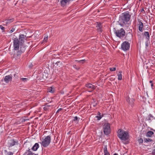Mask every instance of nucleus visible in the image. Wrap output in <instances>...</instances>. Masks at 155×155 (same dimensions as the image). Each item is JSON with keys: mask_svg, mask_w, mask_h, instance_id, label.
<instances>
[{"mask_svg": "<svg viewBox=\"0 0 155 155\" xmlns=\"http://www.w3.org/2000/svg\"><path fill=\"white\" fill-rule=\"evenodd\" d=\"M131 15L128 12H125L122 14L120 16L119 21L123 25H126L130 21Z\"/></svg>", "mask_w": 155, "mask_h": 155, "instance_id": "1", "label": "nucleus"}, {"mask_svg": "<svg viewBox=\"0 0 155 155\" xmlns=\"http://www.w3.org/2000/svg\"><path fill=\"white\" fill-rule=\"evenodd\" d=\"M117 133V136L121 140H126L129 138L128 134L127 131L120 129Z\"/></svg>", "mask_w": 155, "mask_h": 155, "instance_id": "2", "label": "nucleus"}, {"mask_svg": "<svg viewBox=\"0 0 155 155\" xmlns=\"http://www.w3.org/2000/svg\"><path fill=\"white\" fill-rule=\"evenodd\" d=\"M51 138L50 136H46L44 139H42L41 142H40L41 146L46 147L48 146L51 142Z\"/></svg>", "mask_w": 155, "mask_h": 155, "instance_id": "3", "label": "nucleus"}, {"mask_svg": "<svg viewBox=\"0 0 155 155\" xmlns=\"http://www.w3.org/2000/svg\"><path fill=\"white\" fill-rule=\"evenodd\" d=\"M13 49L15 50H19V47L24 46L22 44L20 43L17 38H15L13 39Z\"/></svg>", "mask_w": 155, "mask_h": 155, "instance_id": "4", "label": "nucleus"}, {"mask_svg": "<svg viewBox=\"0 0 155 155\" xmlns=\"http://www.w3.org/2000/svg\"><path fill=\"white\" fill-rule=\"evenodd\" d=\"M25 50V46H21L20 50L17 51V52L14 54V57L17 60L19 59L22 53L24 52Z\"/></svg>", "mask_w": 155, "mask_h": 155, "instance_id": "5", "label": "nucleus"}, {"mask_svg": "<svg viewBox=\"0 0 155 155\" xmlns=\"http://www.w3.org/2000/svg\"><path fill=\"white\" fill-rule=\"evenodd\" d=\"M114 30L116 35L120 38H123L125 35V31L123 28H121L120 30H116L115 28H114Z\"/></svg>", "mask_w": 155, "mask_h": 155, "instance_id": "6", "label": "nucleus"}, {"mask_svg": "<svg viewBox=\"0 0 155 155\" xmlns=\"http://www.w3.org/2000/svg\"><path fill=\"white\" fill-rule=\"evenodd\" d=\"M103 131L106 135H108L111 132L110 125L108 123L105 124L103 126Z\"/></svg>", "mask_w": 155, "mask_h": 155, "instance_id": "7", "label": "nucleus"}, {"mask_svg": "<svg viewBox=\"0 0 155 155\" xmlns=\"http://www.w3.org/2000/svg\"><path fill=\"white\" fill-rule=\"evenodd\" d=\"M130 44L127 41H124L121 45V48L124 51H127L129 49Z\"/></svg>", "mask_w": 155, "mask_h": 155, "instance_id": "8", "label": "nucleus"}, {"mask_svg": "<svg viewBox=\"0 0 155 155\" xmlns=\"http://www.w3.org/2000/svg\"><path fill=\"white\" fill-rule=\"evenodd\" d=\"M18 144V141L17 140L14 139H10L8 141V145L9 147L17 145Z\"/></svg>", "mask_w": 155, "mask_h": 155, "instance_id": "9", "label": "nucleus"}, {"mask_svg": "<svg viewBox=\"0 0 155 155\" xmlns=\"http://www.w3.org/2000/svg\"><path fill=\"white\" fill-rule=\"evenodd\" d=\"M85 86L87 88V90H88L89 92H92L96 88L94 86L90 83L86 84Z\"/></svg>", "mask_w": 155, "mask_h": 155, "instance_id": "10", "label": "nucleus"}, {"mask_svg": "<svg viewBox=\"0 0 155 155\" xmlns=\"http://www.w3.org/2000/svg\"><path fill=\"white\" fill-rule=\"evenodd\" d=\"M126 100L129 105H130L132 107L133 106L134 102L135 101L134 99L130 98L129 97H126Z\"/></svg>", "mask_w": 155, "mask_h": 155, "instance_id": "11", "label": "nucleus"}, {"mask_svg": "<svg viewBox=\"0 0 155 155\" xmlns=\"http://www.w3.org/2000/svg\"><path fill=\"white\" fill-rule=\"evenodd\" d=\"M12 75L5 76L4 79V81L7 83H8L9 81H12Z\"/></svg>", "mask_w": 155, "mask_h": 155, "instance_id": "12", "label": "nucleus"}, {"mask_svg": "<svg viewBox=\"0 0 155 155\" xmlns=\"http://www.w3.org/2000/svg\"><path fill=\"white\" fill-rule=\"evenodd\" d=\"M25 36L23 34L19 35L18 40L20 43L23 45L24 42V40L25 39Z\"/></svg>", "mask_w": 155, "mask_h": 155, "instance_id": "13", "label": "nucleus"}, {"mask_svg": "<svg viewBox=\"0 0 155 155\" xmlns=\"http://www.w3.org/2000/svg\"><path fill=\"white\" fill-rule=\"evenodd\" d=\"M139 22L138 29L140 32H142L143 31V23L141 21H138Z\"/></svg>", "mask_w": 155, "mask_h": 155, "instance_id": "14", "label": "nucleus"}, {"mask_svg": "<svg viewBox=\"0 0 155 155\" xmlns=\"http://www.w3.org/2000/svg\"><path fill=\"white\" fill-rule=\"evenodd\" d=\"M97 24L96 26V29L98 32H102V30L101 29L102 26L101 24L100 23H97Z\"/></svg>", "mask_w": 155, "mask_h": 155, "instance_id": "15", "label": "nucleus"}, {"mask_svg": "<svg viewBox=\"0 0 155 155\" xmlns=\"http://www.w3.org/2000/svg\"><path fill=\"white\" fill-rule=\"evenodd\" d=\"M155 118L151 114H149L146 118V120L150 122L152 120L154 119Z\"/></svg>", "mask_w": 155, "mask_h": 155, "instance_id": "16", "label": "nucleus"}, {"mask_svg": "<svg viewBox=\"0 0 155 155\" xmlns=\"http://www.w3.org/2000/svg\"><path fill=\"white\" fill-rule=\"evenodd\" d=\"M39 147V145L37 143H36L33 146L31 149L34 151L37 150L38 149Z\"/></svg>", "mask_w": 155, "mask_h": 155, "instance_id": "17", "label": "nucleus"}, {"mask_svg": "<svg viewBox=\"0 0 155 155\" xmlns=\"http://www.w3.org/2000/svg\"><path fill=\"white\" fill-rule=\"evenodd\" d=\"M14 18H13L6 20L5 21V22L6 25H7L13 22L14 21Z\"/></svg>", "mask_w": 155, "mask_h": 155, "instance_id": "18", "label": "nucleus"}, {"mask_svg": "<svg viewBox=\"0 0 155 155\" xmlns=\"http://www.w3.org/2000/svg\"><path fill=\"white\" fill-rule=\"evenodd\" d=\"M47 91L48 92L53 93L55 91V89L54 87H49L48 88Z\"/></svg>", "mask_w": 155, "mask_h": 155, "instance_id": "19", "label": "nucleus"}, {"mask_svg": "<svg viewBox=\"0 0 155 155\" xmlns=\"http://www.w3.org/2000/svg\"><path fill=\"white\" fill-rule=\"evenodd\" d=\"M104 155H110L109 153L108 152L107 145H105L104 146Z\"/></svg>", "mask_w": 155, "mask_h": 155, "instance_id": "20", "label": "nucleus"}, {"mask_svg": "<svg viewBox=\"0 0 155 155\" xmlns=\"http://www.w3.org/2000/svg\"><path fill=\"white\" fill-rule=\"evenodd\" d=\"M23 155H34L33 153L30 151V149H28V150L24 153Z\"/></svg>", "mask_w": 155, "mask_h": 155, "instance_id": "21", "label": "nucleus"}, {"mask_svg": "<svg viewBox=\"0 0 155 155\" xmlns=\"http://www.w3.org/2000/svg\"><path fill=\"white\" fill-rule=\"evenodd\" d=\"M154 134L153 132L152 131H148L147 132L146 135L147 137H151L152 135Z\"/></svg>", "mask_w": 155, "mask_h": 155, "instance_id": "22", "label": "nucleus"}, {"mask_svg": "<svg viewBox=\"0 0 155 155\" xmlns=\"http://www.w3.org/2000/svg\"><path fill=\"white\" fill-rule=\"evenodd\" d=\"M144 36L146 37V38L147 40H149L150 39V35L148 31H145L144 33Z\"/></svg>", "mask_w": 155, "mask_h": 155, "instance_id": "23", "label": "nucleus"}, {"mask_svg": "<svg viewBox=\"0 0 155 155\" xmlns=\"http://www.w3.org/2000/svg\"><path fill=\"white\" fill-rule=\"evenodd\" d=\"M122 72L119 71V74H117L118 79L119 80H121L122 79V75L121 74Z\"/></svg>", "mask_w": 155, "mask_h": 155, "instance_id": "24", "label": "nucleus"}, {"mask_svg": "<svg viewBox=\"0 0 155 155\" xmlns=\"http://www.w3.org/2000/svg\"><path fill=\"white\" fill-rule=\"evenodd\" d=\"M48 73L45 72V71L43 74L42 78L43 79H45L48 77Z\"/></svg>", "mask_w": 155, "mask_h": 155, "instance_id": "25", "label": "nucleus"}, {"mask_svg": "<svg viewBox=\"0 0 155 155\" xmlns=\"http://www.w3.org/2000/svg\"><path fill=\"white\" fill-rule=\"evenodd\" d=\"M144 142L153 141V140L151 139L150 138H144Z\"/></svg>", "mask_w": 155, "mask_h": 155, "instance_id": "26", "label": "nucleus"}, {"mask_svg": "<svg viewBox=\"0 0 155 155\" xmlns=\"http://www.w3.org/2000/svg\"><path fill=\"white\" fill-rule=\"evenodd\" d=\"M85 61V59L81 60H79V61L77 60L75 61H77L78 63H81V64H83Z\"/></svg>", "mask_w": 155, "mask_h": 155, "instance_id": "27", "label": "nucleus"}, {"mask_svg": "<svg viewBox=\"0 0 155 155\" xmlns=\"http://www.w3.org/2000/svg\"><path fill=\"white\" fill-rule=\"evenodd\" d=\"M20 80L23 82H26L28 79V78H21L20 79Z\"/></svg>", "mask_w": 155, "mask_h": 155, "instance_id": "28", "label": "nucleus"}, {"mask_svg": "<svg viewBox=\"0 0 155 155\" xmlns=\"http://www.w3.org/2000/svg\"><path fill=\"white\" fill-rule=\"evenodd\" d=\"M109 69L111 71H115L116 70V68L115 67H113L110 68Z\"/></svg>", "mask_w": 155, "mask_h": 155, "instance_id": "29", "label": "nucleus"}, {"mask_svg": "<svg viewBox=\"0 0 155 155\" xmlns=\"http://www.w3.org/2000/svg\"><path fill=\"white\" fill-rule=\"evenodd\" d=\"M45 110H47L49 109V108L48 106H46V105L43 108Z\"/></svg>", "mask_w": 155, "mask_h": 155, "instance_id": "30", "label": "nucleus"}, {"mask_svg": "<svg viewBox=\"0 0 155 155\" xmlns=\"http://www.w3.org/2000/svg\"><path fill=\"white\" fill-rule=\"evenodd\" d=\"M138 142L140 143H142L143 142V140L142 139V138H140V139H139L138 140Z\"/></svg>", "mask_w": 155, "mask_h": 155, "instance_id": "31", "label": "nucleus"}, {"mask_svg": "<svg viewBox=\"0 0 155 155\" xmlns=\"http://www.w3.org/2000/svg\"><path fill=\"white\" fill-rule=\"evenodd\" d=\"M78 117L77 116H75L74 117V119L73 120V121H77L78 120Z\"/></svg>", "mask_w": 155, "mask_h": 155, "instance_id": "32", "label": "nucleus"}, {"mask_svg": "<svg viewBox=\"0 0 155 155\" xmlns=\"http://www.w3.org/2000/svg\"><path fill=\"white\" fill-rule=\"evenodd\" d=\"M48 39V36L45 37L44 38V39L43 40V41L46 42Z\"/></svg>", "mask_w": 155, "mask_h": 155, "instance_id": "33", "label": "nucleus"}, {"mask_svg": "<svg viewBox=\"0 0 155 155\" xmlns=\"http://www.w3.org/2000/svg\"><path fill=\"white\" fill-rule=\"evenodd\" d=\"M15 30V28H12V29L9 32L10 33H11L12 32H13Z\"/></svg>", "mask_w": 155, "mask_h": 155, "instance_id": "34", "label": "nucleus"}, {"mask_svg": "<svg viewBox=\"0 0 155 155\" xmlns=\"http://www.w3.org/2000/svg\"><path fill=\"white\" fill-rule=\"evenodd\" d=\"M96 117L97 118V120H100L102 118V117L99 116H97Z\"/></svg>", "mask_w": 155, "mask_h": 155, "instance_id": "35", "label": "nucleus"}, {"mask_svg": "<svg viewBox=\"0 0 155 155\" xmlns=\"http://www.w3.org/2000/svg\"><path fill=\"white\" fill-rule=\"evenodd\" d=\"M0 28L2 30H4L5 29V28L1 25H0Z\"/></svg>", "mask_w": 155, "mask_h": 155, "instance_id": "36", "label": "nucleus"}, {"mask_svg": "<svg viewBox=\"0 0 155 155\" xmlns=\"http://www.w3.org/2000/svg\"><path fill=\"white\" fill-rule=\"evenodd\" d=\"M152 155H155V149H154L152 152Z\"/></svg>", "mask_w": 155, "mask_h": 155, "instance_id": "37", "label": "nucleus"}, {"mask_svg": "<svg viewBox=\"0 0 155 155\" xmlns=\"http://www.w3.org/2000/svg\"><path fill=\"white\" fill-rule=\"evenodd\" d=\"M13 153L11 152H9L8 153L7 155H13Z\"/></svg>", "mask_w": 155, "mask_h": 155, "instance_id": "38", "label": "nucleus"}, {"mask_svg": "<svg viewBox=\"0 0 155 155\" xmlns=\"http://www.w3.org/2000/svg\"><path fill=\"white\" fill-rule=\"evenodd\" d=\"M62 109L61 108H60L59 109H58V111H57V112H59V111H60V110H62Z\"/></svg>", "mask_w": 155, "mask_h": 155, "instance_id": "39", "label": "nucleus"}, {"mask_svg": "<svg viewBox=\"0 0 155 155\" xmlns=\"http://www.w3.org/2000/svg\"><path fill=\"white\" fill-rule=\"evenodd\" d=\"M97 104L96 103H94L93 104V106L94 107H95L97 105Z\"/></svg>", "mask_w": 155, "mask_h": 155, "instance_id": "40", "label": "nucleus"}, {"mask_svg": "<svg viewBox=\"0 0 155 155\" xmlns=\"http://www.w3.org/2000/svg\"><path fill=\"white\" fill-rule=\"evenodd\" d=\"M148 44L147 42H146V46L147 47L148 46Z\"/></svg>", "mask_w": 155, "mask_h": 155, "instance_id": "41", "label": "nucleus"}, {"mask_svg": "<svg viewBox=\"0 0 155 155\" xmlns=\"http://www.w3.org/2000/svg\"><path fill=\"white\" fill-rule=\"evenodd\" d=\"M97 115L99 116H101V113L100 112H98Z\"/></svg>", "mask_w": 155, "mask_h": 155, "instance_id": "42", "label": "nucleus"}, {"mask_svg": "<svg viewBox=\"0 0 155 155\" xmlns=\"http://www.w3.org/2000/svg\"><path fill=\"white\" fill-rule=\"evenodd\" d=\"M46 105V106H48V107H49H49H50V106H51V105H48V104H46V105Z\"/></svg>", "mask_w": 155, "mask_h": 155, "instance_id": "43", "label": "nucleus"}, {"mask_svg": "<svg viewBox=\"0 0 155 155\" xmlns=\"http://www.w3.org/2000/svg\"><path fill=\"white\" fill-rule=\"evenodd\" d=\"M150 83L151 84H152V83H153V81H150Z\"/></svg>", "mask_w": 155, "mask_h": 155, "instance_id": "44", "label": "nucleus"}, {"mask_svg": "<svg viewBox=\"0 0 155 155\" xmlns=\"http://www.w3.org/2000/svg\"><path fill=\"white\" fill-rule=\"evenodd\" d=\"M151 85L152 88H153V83H152V84H151Z\"/></svg>", "mask_w": 155, "mask_h": 155, "instance_id": "45", "label": "nucleus"}, {"mask_svg": "<svg viewBox=\"0 0 155 155\" xmlns=\"http://www.w3.org/2000/svg\"><path fill=\"white\" fill-rule=\"evenodd\" d=\"M113 155H118V154L117 153H115Z\"/></svg>", "mask_w": 155, "mask_h": 155, "instance_id": "46", "label": "nucleus"}, {"mask_svg": "<svg viewBox=\"0 0 155 155\" xmlns=\"http://www.w3.org/2000/svg\"><path fill=\"white\" fill-rule=\"evenodd\" d=\"M76 65H73V67H74V68L75 67H76Z\"/></svg>", "mask_w": 155, "mask_h": 155, "instance_id": "47", "label": "nucleus"}, {"mask_svg": "<svg viewBox=\"0 0 155 155\" xmlns=\"http://www.w3.org/2000/svg\"><path fill=\"white\" fill-rule=\"evenodd\" d=\"M137 35L138 37L140 36H140L139 35L137 34Z\"/></svg>", "mask_w": 155, "mask_h": 155, "instance_id": "48", "label": "nucleus"}, {"mask_svg": "<svg viewBox=\"0 0 155 155\" xmlns=\"http://www.w3.org/2000/svg\"><path fill=\"white\" fill-rule=\"evenodd\" d=\"M140 1H141L142 0H139Z\"/></svg>", "mask_w": 155, "mask_h": 155, "instance_id": "49", "label": "nucleus"}]
</instances>
